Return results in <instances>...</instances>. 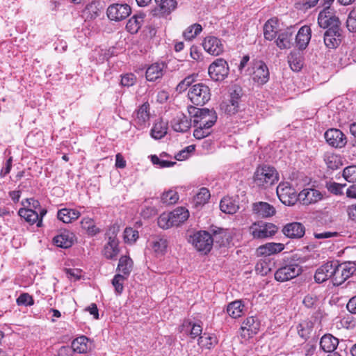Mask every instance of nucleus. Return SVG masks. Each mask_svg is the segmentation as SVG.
Returning <instances> with one entry per match:
<instances>
[{
  "label": "nucleus",
  "mask_w": 356,
  "mask_h": 356,
  "mask_svg": "<svg viewBox=\"0 0 356 356\" xmlns=\"http://www.w3.org/2000/svg\"><path fill=\"white\" fill-rule=\"evenodd\" d=\"M188 111L193 118L194 126L211 128L217 120V115L213 109L199 108L190 106L188 107Z\"/></svg>",
  "instance_id": "nucleus-1"
},
{
  "label": "nucleus",
  "mask_w": 356,
  "mask_h": 356,
  "mask_svg": "<svg viewBox=\"0 0 356 356\" xmlns=\"http://www.w3.org/2000/svg\"><path fill=\"white\" fill-rule=\"evenodd\" d=\"M253 179L257 186L266 188L278 181V173L273 166H259L254 174Z\"/></svg>",
  "instance_id": "nucleus-2"
},
{
  "label": "nucleus",
  "mask_w": 356,
  "mask_h": 356,
  "mask_svg": "<svg viewBox=\"0 0 356 356\" xmlns=\"http://www.w3.org/2000/svg\"><path fill=\"white\" fill-rule=\"evenodd\" d=\"M188 96L193 104L203 106L210 100L211 92L207 86L203 83H197L193 85L189 89Z\"/></svg>",
  "instance_id": "nucleus-3"
},
{
  "label": "nucleus",
  "mask_w": 356,
  "mask_h": 356,
  "mask_svg": "<svg viewBox=\"0 0 356 356\" xmlns=\"http://www.w3.org/2000/svg\"><path fill=\"white\" fill-rule=\"evenodd\" d=\"M335 277L333 279V284L339 286L356 271V264L353 261H347L339 264L334 261Z\"/></svg>",
  "instance_id": "nucleus-4"
},
{
  "label": "nucleus",
  "mask_w": 356,
  "mask_h": 356,
  "mask_svg": "<svg viewBox=\"0 0 356 356\" xmlns=\"http://www.w3.org/2000/svg\"><path fill=\"white\" fill-rule=\"evenodd\" d=\"M188 241L197 251L206 254L211 250L213 239L208 232L199 231L191 235Z\"/></svg>",
  "instance_id": "nucleus-5"
},
{
  "label": "nucleus",
  "mask_w": 356,
  "mask_h": 356,
  "mask_svg": "<svg viewBox=\"0 0 356 356\" xmlns=\"http://www.w3.org/2000/svg\"><path fill=\"white\" fill-rule=\"evenodd\" d=\"M302 267L295 263L290 262L279 268L275 273V279L279 282L292 280L301 274Z\"/></svg>",
  "instance_id": "nucleus-6"
},
{
  "label": "nucleus",
  "mask_w": 356,
  "mask_h": 356,
  "mask_svg": "<svg viewBox=\"0 0 356 356\" xmlns=\"http://www.w3.org/2000/svg\"><path fill=\"white\" fill-rule=\"evenodd\" d=\"M277 231V227L273 223H254L250 227V232L254 238L264 239L273 236Z\"/></svg>",
  "instance_id": "nucleus-7"
},
{
  "label": "nucleus",
  "mask_w": 356,
  "mask_h": 356,
  "mask_svg": "<svg viewBox=\"0 0 356 356\" xmlns=\"http://www.w3.org/2000/svg\"><path fill=\"white\" fill-rule=\"evenodd\" d=\"M318 24L323 29H330L340 27L341 22L334 15L333 10L326 6L318 15Z\"/></svg>",
  "instance_id": "nucleus-8"
},
{
  "label": "nucleus",
  "mask_w": 356,
  "mask_h": 356,
  "mask_svg": "<svg viewBox=\"0 0 356 356\" xmlns=\"http://www.w3.org/2000/svg\"><path fill=\"white\" fill-rule=\"evenodd\" d=\"M208 72L213 81H222L229 74L228 64L225 60L218 58L210 65Z\"/></svg>",
  "instance_id": "nucleus-9"
},
{
  "label": "nucleus",
  "mask_w": 356,
  "mask_h": 356,
  "mask_svg": "<svg viewBox=\"0 0 356 356\" xmlns=\"http://www.w3.org/2000/svg\"><path fill=\"white\" fill-rule=\"evenodd\" d=\"M325 195L326 192L325 191L308 188L299 193L298 200L303 205H310L322 200Z\"/></svg>",
  "instance_id": "nucleus-10"
},
{
  "label": "nucleus",
  "mask_w": 356,
  "mask_h": 356,
  "mask_svg": "<svg viewBox=\"0 0 356 356\" xmlns=\"http://www.w3.org/2000/svg\"><path fill=\"white\" fill-rule=\"evenodd\" d=\"M277 195L280 200L285 205L295 204L298 200L295 190L289 186L287 183L280 184L277 187Z\"/></svg>",
  "instance_id": "nucleus-11"
},
{
  "label": "nucleus",
  "mask_w": 356,
  "mask_h": 356,
  "mask_svg": "<svg viewBox=\"0 0 356 356\" xmlns=\"http://www.w3.org/2000/svg\"><path fill=\"white\" fill-rule=\"evenodd\" d=\"M131 13V8L127 4L115 3L107 9V16L111 20L121 21Z\"/></svg>",
  "instance_id": "nucleus-12"
},
{
  "label": "nucleus",
  "mask_w": 356,
  "mask_h": 356,
  "mask_svg": "<svg viewBox=\"0 0 356 356\" xmlns=\"http://www.w3.org/2000/svg\"><path fill=\"white\" fill-rule=\"evenodd\" d=\"M326 142L332 147L341 148L346 144L345 135L339 129H328L324 134Z\"/></svg>",
  "instance_id": "nucleus-13"
},
{
  "label": "nucleus",
  "mask_w": 356,
  "mask_h": 356,
  "mask_svg": "<svg viewBox=\"0 0 356 356\" xmlns=\"http://www.w3.org/2000/svg\"><path fill=\"white\" fill-rule=\"evenodd\" d=\"M334 261H328L318 268L314 275V280L318 283H322L329 278L335 277Z\"/></svg>",
  "instance_id": "nucleus-14"
},
{
  "label": "nucleus",
  "mask_w": 356,
  "mask_h": 356,
  "mask_svg": "<svg viewBox=\"0 0 356 356\" xmlns=\"http://www.w3.org/2000/svg\"><path fill=\"white\" fill-rule=\"evenodd\" d=\"M252 79L259 85H264L269 79V71L263 61H257L253 67Z\"/></svg>",
  "instance_id": "nucleus-15"
},
{
  "label": "nucleus",
  "mask_w": 356,
  "mask_h": 356,
  "mask_svg": "<svg viewBox=\"0 0 356 356\" xmlns=\"http://www.w3.org/2000/svg\"><path fill=\"white\" fill-rule=\"evenodd\" d=\"M202 46L204 50L211 55L218 56L223 51V45L221 41L214 36L206 37Z\"/></svg>",
  "instance_id": "nucleus-16"
},
{
  "label": "nucleus",
  "mask_w": 356,
  "mask_h": 356,
  "mask_svg": "<svg viewBox=\"0 0 356 356\" xmlns=\"http://www.w3.org/2000/svg\"><path fill=\"white\" fill-rule=\"evenodd\" d=\"M341 41V33L340 27L337 29H327L324 33V43L328 48H336Z\"/></svg>",
  "instance_id": "nucleus-17"
},
{
  "label": "nucleus",
  "mask_w": 356,
  "mask_h": 356,
  "mask_svg": "<svg viewBox=\"0 0 356 356\" xmlns=\"http://www.w3.org/2000/svg\"><path fill=\"white\" fill-rule=\"evenodd\" d=\"M171 126L177 132H186L191 126V119L188 120L182 113H179L172 120Z\"/></svg>",
  "instance_id": "nucleus-18"
},
{
  "label": "nucleus",
  "mask_w": 356,
  "mask_h": 356,
  "mask_svg": "<svg viewBox=\"0 0 356 356\" xmlns=\"http://www.w3.org/2000/svg\"><path fill=\"white\" fill-rule=\"evenodd\" d=\"M282 232L285 236L292 238H300L305 232V227L300 222H291L286 225Z\"/></svg>",
  "instance_id": "nucleus-19"
},
{
  "label": "nucleus",
  "mask_w": 356,
  "mask_h": 356,
  "mask_svg": "<svg viewBox=\"0 0 356 356\" xmlns=\"http://www.w3.org/2000/svg\"><path fill=\"white\" fill-rule=\"evenodd\" d=\"M252 211L260 218L271 217L275 213V209L268 202H259L254 203Z\"/></svg>",
  "instance_id": "nucleus-20"
},
{
  "label": "nucleus",
  "mask_w": 356,
  "mask_h": 356,
  "mask_svg": "<svg viewBox=\"0 0 356 356\" xmlns=\"http://www.w3.org/2000/svg\"><path fill=\"white\" fill-rule=\"evenodd\" d=\"M311 29L308 26H302L296 35V44L300 50L305 49L311 39Z\"/></svg>",
  "instance_id": "nucleus-21"
},
{
  "label": "nucleus",
  "mask_w": 356,
  "mask_h": 356,
  "mask_svg": "<svg viewBox=\"0 0 356 356\" xmlns=\"http://www.w3.org/2000/svg\"><path fill=\"white\" fill-rule=\"evenodd\" d=\"M74 241V234L70 232L65 230L61 234L55 236L53 239L54 244L62 248H68L71 247Z\"/></svg>",
  "instance_id": "nucleus-22"
},
{
  "label": "nucleus",
  "mask_w": 356,
  "mask_h": 356,
  "mask_svg": "<svg viewBox=\"0 0 356 356\" xmlns=\"http://www.w3.org/2000/svg\"><path fill=\"white\" fill-rule=\"evenodd\" d=\"M292 27L288 28L278 35L275 41L276 45L280 49L291 48L293 41V31Z\"/></svg>",
  "instance_id": "nucleus-23"
},
{
  "label": "nucleus",
  "mask_w": 356,
  "mask_h": 356,
  "mask_svg": "<svg viewBox=\"0 0 356 356\" xmlns=\"http://www.w3.org/2000/svg\"><path fill=\"white\" fill-rule=\"evenodd\" d=\"M165 65L163 63H155L146 70V79L149 81H154L163 75Z\"/></svg>",
  "instance_id": "nucleus-24"
},
{
  "label": "nucleus",
  "mask_w": 356,
  "mask_h": 356,
  "mask_svg": "<svg viewBox=\"0 0 356 356\" xmlns=\"http://www.w3.org/2000/svg\"><path fill=\"white\" fill-rule=\"evenodd\" d=\"M72 348L79 353H85L92 348V343L86 337L81 336L72 341Z\"/></svg>",
  "instance_id": "nucleus-25"
},
{
  "label": "nucleus",
  "mask_w": 356,
  "mask_h": 356,
  "mask_svg": "<svg viewBox=\"0 0 356 356\" xmlns=\"http://www.w3.org/2000/svg\"><path fill=\"white\" fill-rule=\"evenodd\" d=\"M119 253L118 241L115 236H109L108 241L104 248V255L107 259H114Z\"/></svg>",
  "instance_id": "nucleus-26"
},
{
  "label": "nucleus",
  "mask_w": 356,
  "mask_h": 356,
  "mask_svg": "<svg viewBox=\"0 0 356 356\" xmlns=\"http://www.w3.org/2000/svg\"><path fill=\"white\" fill-rule=\"evenodd\" d=\"M338 344V339L330 334L323 336L320 341L321 348L327 353L333 352L337 348Z\"/></svg>",
  "instance_id": "nucleus-27"
},
{
  "label": "nucleus",
  "mask_w": 356,
  "mask_h": 356,
  "mask_svg": "<svg viewBox=\"0 0 356 356\" xmlns=\"http://www.w3.org/2000/svg\"><path fill=\"white\" fill-rule=\"evenodd\" d=\"M171 221L173 226H179L180 224L185 222L188 216L189 212L184 207H178L170 213Z\"/></svg>",
  "instance_id": "nucleus-28"
},
{
  "label": "nucleus",
  "mask_w": 356,
  "mask_h": 356,
  "mask_svg": "<svg viewBox=\"0 0 356 356\" xmlns=\"http://www.w3.org/2000/svg\"><path fill=\"white\" fill-rule=\"evenodd\" d=\"M284 249V245L277 243H268L257 248V254L260 255H270L281 252Z\"/></svg>",
  "instance_id": "nucleus-29"
},
{
  "label": "nucleus",
  "mask_w": 356,
  "mask_h": 356,
  "mask_svg": "<svg viewBox=\"0 0 356 356\" xmlns=\"http://www.w3.org/2000/svg\"><path fill=\"white\" fill-rule=\"evenodd\" d=\"M80 212L75 209L64 208L58 211V218L65 223H70L79 218Z\"/></svg>",
  "instance_id": "nucleus-30"
},
{
  "label": "nucleus",
  "mask_w": 356,
  "mask_h": 356,
  "mask_svg": "<svg viewBox=\"0 0 356 356\" xmlns=\"http://www.w3.org/2000/svg\"><path fill=\"white\" fill-rule=\"evenodd\" d=\"M220 209L225 213L234 214L238 210L239 206L232 197H225L220 201Z\"/></svg>",
  "instance_id": "nucleus-31"
},
{
  "label": "nucleus",
  "mask_w": 356,
  "mask_h": 356,
  "mask_svg": "<svg viewBox=\"0 0 356 356\" xmlns=\"http://www.w3.org/2000/svg\"><path fill=\"white\" fill-rule=\"evenodd\" d=\"M259 328V322L256 316L248 317L242 324L241 330L243 332L247 331L248 337L253 335L257 333Z\"/></svg>",
  "instance_id": "nucleus-32"
},
{
  "label": "nucleus",
  "mask_w": 356,
  "mask_h": 356,
  "mask_svg": "<svg viewBox=\"0 0 356 356\" xmlns=\"http://www.w3.org/2000/svg\"><path fill=\"white\" fill-rule=\"evenodd\" d=\"M323 158L327 167L332 170L338 169L343 164L341 157L332 152H326Z\"/></svg>",
  "instance_id": "nucleus-33"
},
{
  "label": "nucleus",
  "mask_w": 356,
  "mask_h": 356,
  "mask_svg": "<svg viewBox=\"0 0 356 356\" xmlns=\"http://www.w3.org/2000/svg\"><path fill=\"white\" fill-rule=\"evenodd\" d=\"M102 6L99 1H92L86 6L83 14L86 19H93L99 16Z\"/></svg>",
  "instance_id": "nucleus-34"
},
{
  "label": "nucleus",
  "mask_w": 356,
  "mask_h": 356,
  "mask_svg": "<svg viewBox=\"0 0 356 356\" xmlns=\"http://www.w3.org/2000/svg\"><path fill=\"white\" fill-rule=\"evenodd\" d=\"M189 330H191V336L193 338L197 337L201 334L202 332V326L199 323H193L191 320L187 319L185 320L182 323L181 332H188Z\"/></svg>",
  "instance_id": "nucleus-35"
},
{
  "label": "nucleus",
  "mask_w": 356,
  "mask_h": 356,
  "mask_svg": "<svg viewBox=\"0 0 356 356\" xmlns=\"http://www.w3.org/2000/svg\"><path fill=\"white\" fill-rule=\"evenodd\" d=\"M18 214L31 225L38 223L39 220L38 212L33 209L21 208L18 211Z\"/></svg>",
  "instance_id": "nucleus-36"
},
{
  "label": "nucleus",
  "mask_w": 356,
  "mask_h": 356,
  "mask_svg": "<svg viewBox=\"0 0 356 356\" xmlns=\"http://www.w3.org/2000/svg\"><path fill=\"white\" fill-rule=\"evenodd\" d=\"M145 15L139 14L132 17L128 21L126 28L131 33H136L140 29L143 22Z\"/></svg>",
  "instance_id": "nucleus-37"
},
{
  "label": "nucleus",
  "mask_w": 356,
  "mask_h": 356,
  "mask_svg": "<svg viewBox=\"0 0 356 356\" xmlns=\"http://www.w3.org/2000/svg\"><path fill=\"white\" fill-rule=\"evenodd\" d=\"M277 21L274 19H268L264 26V35L265 39L268 40H273L277 33L275 25Z\"/></svg>",
  "instance_id": "nucleus-38"
},
{
  "label": "nucleus",
  "mask_w": 356,
  "mask_h": 356,
  "mask_svg": "<svg viewBox=\"0 0 356 356\" xmlns=\"http://www.w3.org/2000/svg\"><path fill=\"white\" fill-rule=\"evenodd\" d=\"M149 104L148 103H144L136 112V121L138 124L142 125L149 120Z\"/></svg>",
  "instance_id": "nucleus-39"
},
{
  "label": "nucleus",
  "mask_w": 356,
  "mask_h": 356,
  "mask_svg": "<svg viewBox=\"0 0 356 356\" xmlns=\"http://www.w3.org/2000/svg\"><path fill=\"white\" fill-rule=\"evenodd\" d=\"M335 324L339 329H352L355 327L356 321L351 314H346L342 318H337Z\"/></svg>",
  "instance_id": "nucleus-40"
},
{
  "label": "nucleus",
  "mask_w": 356,
  "mask_h": 356,
  "mask_svg": "<svg viewBox=\"0 0 356 356\" xmlns=\"http://www.w3.org/2000/svg\"><path fill=\"white\" fill-rule=\"evenodd\" d=\"M118 268L124 275L128 276L133 268L132 260L127 256H122L119 260Z\"/></svg>",
  "instance_id": "nucleus-41"
},
{
  "label": "nucleus",
  "mask_w": 356,
  "mask_h": 356,
  "mask_svg": "<svg viewBox=\"0 0 356 356\" xmlns=\"http://www.w3.org/2000/svg\"><path fill=\"white\" fill-rule=\"evenodd\" d=\"M289 63L292 70L298 72L303 66L302 57L300 54L292 53L289 56Z\"/></svg>",
  "instance_id": "nucleus-42"
},
{
  "label": "nucleus",
  "mask_w": 356,
  "mask_h": 356,
  "mask_svg": "<svg viewBox=\"0 0 356 356\" xmlns=\"http://www.w3.org/2000/svg\"><path fill=\"white\" fill-rule=\"evenodd\" d=\"M81 227L86 230L90 236H95L99 232V229L97 227L92 218H84L81 221Z\"/></svg>",
  "instance_id": "nucleus-43"
},
{
  "label": "nucleus",
  "mask_w": 356,
  "mask_h": 356,
  "mask_svg": "<svg viewBox=\"0 0 356 356\" xmlns=\"http://www.w3.org/2000/svg\"><path fill=\"white\" fill-rule=\"evenodd\" d=\"M166 125L162 121L156 122L151 131L152 136L155 139H160L163 138L166 134Z\"/></svg>",
  "instance_id": "nucleus-44"
},
{
  "label": "nucleus",
  "mask_w": 356,
  "mask_h": 356,
  "mask_svg": "<svg viewBox=\"0 0 356 356\" xmlns=\"http://www.w3.org/2000/svg\"><path fill=\"white\" fill-rule=\"evenodd\" d=\"M159 5L161 10L163 13H170L174 10L177 5L176 0H155Z\"/></svg>",
  "instance_id": "nucleus-45"
},
{
  "label": "nucleus",
  "mask_w": 356,
  "mask_h": 356,
  "mask_svg": "<svg viewBox=\"0 0 356 356\" xmlns=\"http://www.w3.org/2000/svg\"><path fill=\"white\" fill-rule=\"evenodd\" d=\"M168 242L164 237L158 238L152 242V248L158 254H164L166 252Z\"/></svg>",
  "instance_id": "nucleus-46"
},
{
  "label": "nucleus",
  "mask_w": 356,
  "mask_h": 356,
  "mask_svg": "<svg viewBox=\"0 0 356 356\" xmlns=\"http://www.w3.org/2000/svg\"><path fill=\"white\" fill-rule=\"evenodd\" d=\"M202 26L199 24H194L188 26L183 33V35L186 40H191L195 38L202 31Z\"/></svg>",
  "instance_id": "nucleus-47"
},
{
  "label": "nucleus",
  "mask_w": 356,
  "mask_h": 356,
  "mask_svg": "<svg viewBox=\"0 0 356 356\" xmlns=\"http://www.w3.org/2000/svg\"><path fill=\"white\" fill-rule=\"evenodd\" d=\"M209 191L206 188H202L194 197V204L196 207L204 204L210 197Z\"/></svg>",
  "instance_id": "nucleus-48"
},
{
  "label": "nucleus",
  "mask_w": 356,
  "mask_h": 356,
  "mask_svg": "<svg viewBox=\"0 0 356 356\" xmlns=\"http://www.w3.org/2000/svg\"><path fill=\"white\" fill-rule=\"evenodd\" d=\"M161 202L165 205H170L175 204L179 200V195L177 192L170 190L165 192L161 195Z\"/></svg>",
  "instance_id": "nucleus-49"
},
{
  "label": "nucleus",
  "mask_w": 356,
  "mask_h": 356,
  "mask_svg": "<svg viewBox=\"0 0 356 356\" xmlns=\"http://www.w3.org/2000/svg\"><path fill=\"white\" fill-rule=\"evenodd\" d=\"M217 343L216 337L214 336H209L207 334H204L200 337L198 339V344L206 348H211L215 343Z\"/></svg>",
  "instance_id": "nucleus-50"
},
{
  "label": "nucleus",
  "mask_w": 356,
  "mask_h": 356,
  "mask_svg": "<svg viewBox=\"0 0 356 356\" xmlns=\"http://www.w3.org/2000/svg\"><path fill=\"white\" fill-rule=\"evenodd\" d=\"M343 177L348 182H356V165H350L343 170Z\"/></svg>",
  "instance_id": "nucleus-51"
},
{
  "label": "nucleus",
  "mask_w": 356,
  "mask_h": 356,
  "mask_svg": "<svg viewBox=\"0 0 356 356\" xmlns=\"http://www.w3.org/2000/svg\"><path fill=\"white\" fill-rule=\"evenodd\" d=\"M172 222L170 213H163L158 218V225L162 229H168L172 227L173 224Z\"/></svg>",
  "instance_id": "nucleus-52"
},
{
  "label": "nucleus",
  "mask_w": 356,
  "mask_h": 356,
  "mask_svg": "<svg viewBox=\"0 0 356 356\" xmlns=\"http://www.w3.org/2000/svg\"><path fill=\"white\" fill-rule=\"evenodd\" d=\"M138 238V232L131 227H127L124 232V238L125 241L134 243Z\"/></svg>",
  "instance_id": "nucleus-53"
},
{
  "label": "nucleus",
  "mask_w": 356,
  "mask_h": 356,
  "mask_svg": "<svg viewBox=\"0 0 356 356\" xmlns=\"http://www.w3.org/2000/svg\"><path fill=\"white\" fill-rule=\"evenodd\" d=\"M346 26L351 32H356V9H353L348 15Z\"/></svg>",
  "instance_id": "nucleus-54"
},
{
  "label": "nucleus",
  "mask_w": 356,
  "mask_h": 356,
  "mask_svg": "<svg viewBox=\"0 0 356 356\" xmlns=\"http://www.w3.org/2000/svg\"><path fill=\"white\" fill-rule=\"evenodd\" d=\"M195 79L193 76H188L182 80L176 87L178 92H182L186 90L193 82Z\"/></svg>",
  "instance_id": "nucleus-55"
},
{
  "label": "nucleus",
  "mask_w": 356,
  "mask_h": 356,
  "mask_svg": "<svg viewBox=\"0 0 356 356\" xmlns=\"http://www.w3.org/2000/svg\"><path fill=\"white\" fill-rule=\"evenodd\" d=\"M125 280V275L118 274L113 279L112 284L115 291L120 293L123 290V281Z\"/></svg>",
  "instance_id": "nucleus-56"
},
{
  "label": "nucleus",
  "mask_w": 356,
  "mask_h": 356,
  "mask_svg": "<svg viewBox=\"0 0 356 356\" xmlns=\"http://www.w3.org/2000/svg\"><path fill=\"white\" fill-rule=\"evenodd\" d=\"M196 129L193 131V136L197 139H202L208 136L211 134L210 129L206 127H200V126H194Z\"/></svg>",
  "instance_id": "nucleus-57"
},
{
  "label": "nucleus",
  "mask_w": 356,
  "mask_h": 356,
  "mask_svg": "<svg viewBox=\"0 0 356 356\" xmlns=\"http://www.w3.org/2000/svg\"><path fill=\"white\" fill-rule=\"evenodd\" d=\"M18 305H33V299L29 293H24L21 294L17 299Z\"/></svg>",
  "instance_id": "nucleus-58"
},
{
  "label": "nucleus",
  "mask_w": 356,
  "mask_h": 356,
  "mask_svg": "<svg viewBox=\"0 0 356 356\" xmlns=\"http://www.w3.org/2000/svg\"><path fill=\"white\" fill-rule=\"evenodd\" d=\"M151 161L154 165H158L160 168H169L173 166L176 162L161 160L156 155L151 156Z\"/></svg>",
  "instance_id": "nucleus-59"
},
{
  "label": "nucleus",
  "mask_w": 356,
  "mask_h": 356,
  "mask_svg": "<svg viewBox=\"0 0 356 356\" xmlns=\"http://www.w3.org/2000/svg\"><path fill=\"white\" fill-rule=\"evenodd\" d=\"M255 270L261 275H266L270 272V268L268 267L267 263L264 261L258 262L255 266Z\"/></svg>",
  "instance_id": "nucleus-60"
},
{
  "label": "nucleus",
  "mask_w": 356,
  "mask_h": 356,
  "mask_svg": "<svg viewBox=\"0 0 356 356\" xmlns=\"http://www.w3.org/2000/svg\"><path fill=\"white\" fill-rule=\"evenodd\" d=\"M136 78L133 74H127L122 76L121 84L124 86H131L136 82Z\"/></svg>",
  "instance_id": "nucleus-61"
},
{
  "label": "nucleus",
  "mask_w": 356,
  "mask_h": 356,
  "mask_svg": "<svg viewBox=\"0 0 356 356\" xmlns=\"http://www.w3.org/2000/svg\"><path fill=\"white\" fill-rule=\"evenodd\" d=\"M244 309V305L242 304L241 300H235L229 303L227 307V312H243Z\"/></svg>",
  "instance_id": "nucleus-62"
},
{
  "label": "nucleus",
  "mask_w": 356,
  "mask_h": 356,
  "mask_svg": "<svg viewBox=\"0 0 356 356\" xmlns=\"http://www.w3.org/2000/svg\"><path fill=\"white\" fill-rule=\"evenodd\" d=\"M238 105L235 103L223 104L221 106V108L225 111L228 115L234 114L238 111Z\"/></svg>",
  "instance_id": "nucleus-63"
},
{
  "label": "nucleus",
  "mask_w": 356,
  "mask_h": 356,
  "mask_svg": "<svg viewBox=\"0 0 356 356\" xmlns=\"http://www.w3.org/2000/svg\"><path fill=\"white\" fill-rule=\"evenodd\" d=\"M65 273L70 280L74 281L81 277V271L77 268H66Z\"/></svg>",
  "instance_id": "nucleus-64"
}]
</instances>
